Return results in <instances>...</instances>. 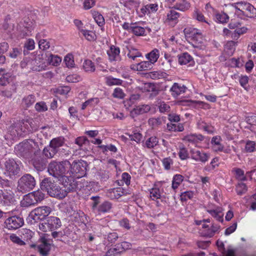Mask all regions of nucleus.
<instances>
[{"mask_svg":"<svg viewBox=\"0 0 256 256\" xmlns=\"http://www.w3.org/2000/svg\"><path fill=\"white\" fill-rule=\"evenodd\" d=\"M132 32L137 36H144L145 34V28L144 27L138 26L136 23H132Z\"/></svg>","mask_w":256,"mask_h":256,"instance_id":"ea45409f","label":"nucleus"},{"mask_svg":"<svg viewBox=\"0 0 256 256\" xmlns=\"http://www.w3.org/2000/svg\"><path fill=\"white\" fill-rule=\"evenodd\" d=\"M232 172H234L236 178L239 180L244 181L246 180L244 171L240 168H234Z\"/></svg>","mask_w":256,"mask_h":256,"instance_id":"37998d69","label":"nucleus"},{"mask_svg":"<svg viewBox=\"0 0 256 256\" xmlns=\"http://www.w3.org/2000/svg\"><path fill=\"white\" fill-rule=\"evenodd\" d=\"M120 49L115 46H111L109 50H107L108 60L110 62H116L120 60Z\"/></svg>","mask_w":256,"mask_h":256,"instance_id":"4be33fe9","label":"nucleus"},{"mask_svg":"<svg viewBox=\"0 0 256 256\" xmlns=\"http://www.w3.org/2000/svg\"><path fill=\"white\" fill-rule=\"evenodd\" d=\"M190 158L196 162L206 163L210 158V153L204 152L194 148L190 149Z\"/></svg>","mask_w":256,"mask_h":256,"instance_id":"4468645a","label":"nucleus"},{"mask_svg":"<svg viewBox=\"0 0 256 256\" xmlns=\"http://www.w3.org/2000/svg\"><path fill=\"white\" fill-rule=\"evenodd\" d=\"M204 139V137L200 134H192L186 136L184 140L192 144L196 145Z\"/></svg>","mask_w":256,"mask_h":256,"instance_id":"a878e982","label":"nucleus"},{"mask_svg":"<svg viewBox=\"0 0 256 256\" xmlns=\"http://www.w3.org/2000/svg\"><path fill=\"white\" fill-rule=\"evenodd\" d=\"M57 153V152L50 145L43 150L44 154L48 158H52Z\"/></svg>","mask_w":256,"mask_h":256,"instance_id":"49530a36","label":"nucleus"},{"mask_svg":"<svg viewBox=\"0 0 256 256\" xmlns=\"http://www.w3.org/2000/svg\"><path fill=\"white\" fill-rule=\"evenodd\" d=\"M236 191L238 194L242 195L246 192L247 187L245 184L242 182H239L236 186Z\"/></svg>","mask_w":256,"mask_h":256,"instance_id":"e2e57ef3","label":"nucleus"},{"mask_svg":"<svg viewBox=\"0 0 256 256\" xmlns=\"http://www.w3.org/2000/svg\"><path fill=\"white\" fill-rule=\"evenodd\" d=\"M206 211L212 216L218 222H222L224 220V209L222 207L216 206L212 204H208L204 206Z\"/></svg>","mask_w":256,"mask_h":256,"instance_id":"f8f14e48","label":"nucleus"},{"mask_svg":"<svg viewBox=\"0 0 256 256\" xmlns=\"http://www.w3.org/2000/svg\"><path fill=\"white\" fill-rule=\"evenodd\" d=\"M125 194H126V191L121 187L110 188L106 192V196L112 200L118 199Z\"/></svg>","mask_w":256,"mask_h":256,"instance_id":"aec40b11","label":"nucleus"},{"mask_svg":"<svg viewBox=\"0 0 256 256\" xmlns=\"http://www.w3.org/2000/svg\"><path fill=\"white\" fill-rule=\"evenodd\" d=\"M64 61L68 68H72L74 66V62L72 54H67L64 57Z\"/></svg>","mask_w":256,"mask_h":256,"instance_id":"338daca9","label":"nucleus"},{"mask_svg":"<svg viewBox=\"0 0 256 256\" xmlns=\"http://www.w3.org/2000/svg\"><path fill=\"white\" fill-rule=\"evenodd\" d=\"M44 198V194L40 190L34 191L25 195L21 201V205L24 207L34 206L42 201Z\"/></svg>","mask_w":256,"mask_h":256,"instance_id":"39448f33","label":"nucleus"},{"mask_svg":"<svg viewBox=\"0 0 256 256\" xmlns=\"http://www.w3.org/2000/svg\"><path fill=\"white\" fill-rule=\"evenodd\" d=\"M249 78L247 76H240L239 78V82L240 86L246 91L250 89L248 85Z\"/></svg>","mask_w":256,"mask_h":256,"instance_id":"864d4df0","label":"nucleus"},{"mask_svg":"<svg viewBox=\"0 0 256 256\" xmlns=\"http://www.w3.org/2000/svg\"><path fill=\"white\" fill-rule=\"evenodd\" d=\"M3 196H4V198H2V200H3L2 201V202H4V203L0 204V205L8 206L14 202V199L12 194H8L7 192L4 193L3 192Z\"/></svg>","mask_w":256,"mask_h":256,"instance_id":"8fccbe9b","label":"nucleus"},{"mask_svg":"<svg viewBox=\"0 0 256 256\" xmlns=\"http://www.w3.org/2000/svg\"><path fill=\"white\" fill-rule=\"evenodd\" d=\"M232 6L236 9V12L238 15L250 18L256 16V8L248 2L241 1L232 4Z\"/></svg>","mask_w":256,"mask_h":256,"instance_id":"20e7f679","label":"nucleus"},{"mask_svg":"<svg viewBox=\"0 0 256 256\" xmlns=\"http://www.w3.org/2000/svg\"><path fill=\"white\" fill-rule=\"evenodd\" d=\"M158 107L160 112L162 113L168 112L170 109V105L163 101H160L158 103Z\"/></svg>","mask_w":256,"mask_h":256,"instance_id":"052dcab7","label":"nucleus"},{"mask_svg":"<svg viewBox=\"0 0 256 256\" xmlns=\"http://www.w3.org/2000/svg\"><path fill=\"white\" fill-rule=\"evenodd\" d=\"M28 68L40 72L46 70V64L44 60V56L42 54L32 56L30 58H26L22 63L23 66L24 64Z\"/></svg>","mask_w":256,"mask_h":256,"instance_id":"7ed1b4c3","label":"nucleus"},{"mask_svg":"<svg viewBox=\"0 0 256 256\" xmlns=\"http://www.w3.org/2000/svg\"><path fill=\"white\" fill-rule=\"evenodd\" d=\"M146 58L148 62L152 64H154L158 60L160 56V52L158 49H154L146 55Z\"/></svg>","mask_w":256,"mask_h":256,"instance_id":"72a5a7b5","label":"nucleus"},{"mask_svg":"<svg viewBox=\"0 0 256 256\" xmlns=\"http://www.w3.org/2000/svg\"><path fill=\"white\" fill-rule=\"evenodd\" d=\"M20 234L22 238L26 240H30L33 236V232L29 229H22L20 230Z\"/></svg>","mask_w":256,"mask_h":256,"instance_id":"4d7b16f0","label":"nucleus"},{"mask_svg":"<svg viewBox=\"0 0 256 256\" xmlns=\"http://www.w3.org/2000/svg\"><path fill=\"white\" fill-rule=\"evenodd\" d=\"M220 228V226L214 224H212L211 226L204 224L200 234L202 236L210 238L218 232Z\"/></svg>","mask_w":256,"mask_h":256,"instance_id":"dca6fc26","label":"nucleus"},{"mask_svg":"<svg viewBox=\"0 0 256 256\" xmlns=\"http://www.w3.org/2000/svg\"><path fill=\"white\" fill-rule=\"evenodd\" d=\"M187 88L184 85L175 82L170 88V92L173 97L177 98L184 94Z\"/></svg>","mask_w":256,"mask_h":256,"instance_id":"b1692460","label":"nucleus"},{"mask_svg":"<svg viewBox=\"0 0 256 256\" xmlns=\"http://www.w3.org/2000/svg\"><path fill=\"white\" fill-rule=\"evenodd\" d=\"M216 18L219 22L225 23L228 22L229 17L226 13L221 12L216 15Z\"/></svg>","mask_w":256,"mask_h":256,"instance_id":"0e129e2a","label":"nucleus"},{"mask_svg":"<svg viewBox=\"0 0 256 256\" xmlns=\"http://www.w3.org/2000/svg\"><path fill=\"white\" fill-rule=\"evenodd\" d=\"M180 14L174 10H170L166 14V22L174 26L178 22Z\"/></svg>","mask_w":256,"mask_h":256,"instance_id":"393cba45","label":"nucleus"},{"mask_svg":"<svg viewBox=\"0 0 256 256\" xmlns=\"http://www.w3.org/2000/svg\"><path fill=\"white\" fill-rule=\"evenodd\" d=\"M152 64L148 61H142L137 64H132L130 68L134 70L142 71L150 68Z\"/></svg>","mask_w":256,"mask_h":256,"instance_id":"c85d7f7f","label":"nucleus"},{"mask_svg":"<svg viewBox=\"0 0 256 256\" xmlns=\"http://www.w3.org/2000/svg\"><path fill=\"white\" fill-rule=\"evenodd\" d=\"M16 92V88L14 86H12L10 88H6L1 91L0 92V96L4 98H12V94Z\"/></svg>","mask_w":256,"mask_h":256,"instance_id":"79ce46f5","label":"nucleus"},{"mask_svg":"<svg viewBox=\"0 0 256 256\" xmlns=\"http://www.w3.org/2000/svg\"><path fill=\"white\" fill-rule=\"evenodd\" d=\"M36 184L34 177L30 174H25L18 181V190L22 192H26L32 190Z\"/></svg>","mask_w":256,"mask_h":256,"instance_id":"0eeeda50","label":"nucleus"},{"mask_svg":"<svg viewBox=\"0 0 256 256\" xmlns=\"http://www.w3.org/2000/svg\"><path fill=\"white\" fill-rule=\"evenodd\" d=\"M162 162L164 169L166 170H170L171 166L173 164V160L170 157L163 158Z\"/></svg>","mask_w":256,"mask_h":256,"instance_id":"69168bd1","label":"nucleus"},{"mask_svg":"<svg viewBox=\"0 0 256 256\" xmlns=\"http://www.w3.org/2000/svg\"><path fill=\"white\" fill-rule=\"evenodd\" d=\"M197 128L204 130L208 134H212L214 132V128L209 124L206 123L205 120L202 118L198 120L196 122Z\"/></svg>","mask_w":256,"mask_h":256,"instance_id":"bb28decb","label":"nucleus"},{"mask_svg":"<svg viewBox=\"0 0 256 256\" xmlns=\"http://www.w3.org/2000/svg\"><path fill=\"white\" fill-rule=\"evenodd\" d=\"M98 148H100L104 153L110 150L112 152H116L118 150L116 146L113 144L100 145Z\"/></svg>","mask_w":256,"mask_h":256,"instance_id":"13d9d810","label":"nucleus"},{"mask_svg":"<svg viewBox=\"0 0 256 256\" xmlns=\"http://www.w3.org/2000/svg\"><path fill=\"white\" fill-rule=\"evenodd\" d=\"M149 191L150 192V197L152 200H154L161 198L162 193L158 188H152L150 189Z\"/></svg>","mask_w":256,"mask_h":256,"instance_id":"c03bdc74","label":"nucleus"},{"mask_svg":"<svg viewBox=\"0 0 256 256\" xmlns=\"http://www.w3.org/2000/svg\"><path fill=\"white\" fill-rule=\"evenodd\" d=\"M33 125L32 120H22L16 124L12 130L18 136H23L36 130Z\"/></svg>","mask_w":256,"mask_h":256,"instance_id":"6e6552de","label":"nucleus"},{"mask_svg":"<svg viewBox=\"0 0 256 256\" xmlns=\"http://www.w3.org/2000/svg\"><path fill=\"white\" fill-rule=\"evenodd\" d=\"M178 154L181 160H186L189 158V154L185 148H180Z\"/></svg>","mask_w":256,"mask_h":256,"instance_id":"774afa93","label":"nucleus"},{"mask_svg":"<svg viewBox=\"0 0 256 256\" xmlns=\"http://www.w3.org/2000/svg\"><path fill=\"white\" fill-rule=\"evenodd\" d=\"M14 149L18 155L25 158H31L34 153L32 144L27 140L24 141L16 145Z\"/></svg>","mask_w":256,"mask_h":256,"instance_id":"1a4fd4ad","label":"nucleus"},{"mask_svg":"<svg viewBox=\"0 0 256 256\" xmlns=\"http://www.w3.org/2000/svg\"><path fill=\"white\" fill-rule=\"evenodd\" d=\"M48 60L50 64L57 66L60 63L62 58L58 56L50 54Z\"/></svg>","mask_w":256,"mask_h":256,"instance_id":"a18cd8bd","label":"nucleus"},{"mask_svg":"<svg viewBox=\"0 0 256 256\" xmlns=\"http://www.w3.org/2000/svg\"><path fill=\"white\" fill-rule=\"evenodd\" d=\"M186 36L190 38L198 44L202 42L203 37L200 30L193 28H186L184 30Z\"/></svg>","mask_w":256,"mask_h":256,"instance_id":"2eb2a0df","label":"nucleus"},{"mask_svg":"<svg viewBox=\"0 0 256 256\" xmlns=\"http://www.w3.org/2000/svg\"><path fill=\"white\" fill-rule=\"evenodd\" d=\"M131 246L132 245L130 242H123L120 244H116V248H114V250L116 253H119L125 250L130 249Z\"/></svg>","mask_w":256,"mask_h":256,"instance_id":"58836bf2","label":"nucleus"},{"mask_svg":"<svg viewBox=\"0 0 256 256\" xmlns=\"http://www.w3.org/2000/svg\"><path fill=\"white\" fill-rule=\"evenodd\" d=\"M184 180V177L180 174H176L172 178V188L174 193L176 192V189L180 186Z\"/></svg>","mask_w":256,"mask_h":256,"instance_id":"f704fd0d","label":"nucleus"},{"mask_svg":"<svg viewBox=\"0 0 256 256\" xmlns=\"http://www.w3.org/2000/svg\"><path fill=\"white\" fill-rule=\"evenodd\" d=\"M222 138L220 136H216L212 138L211 144L213 150L216 152H222L223 145L220 143Z\"/></svg>","mask_w":256,"mask_h":256,"instance_id":"2f4dec72","label":"nucleus"},{"mask_svg":"<svg viewBox=\"0 0 256 256\" xmlns=\"http://www.w3.org/2000/svg\"><path fill=\"white\" fill-rule=\"evenodd\" d=\"M82 68L87 72H93L96 70L94 63L90 60H84L82 64Z\"/></svg>","mask_w":256,"mask_h":256,"instance_id":"e433bc0d","label":"nucleus"},{"mask_svg":"<svg viewBox=\"0 0 256 256\" xmlns=\"http://www.w3.org/2000/svg\"><path fill=\"white\" fill-rule=\"evenodd\" d=\"M48 226H49L50 231L54 230L60 228L62 226L60 220L56 216H50L48 218Z\"/></svg>","mask_w":256,"mask_h":256,"instance_id":"cd10ccee","label":"nucleus"},{"mask_svg":"<svg viewBox=\"0 0 256 256\" xmlns=\"http://www.w3.org/2000/svg\"><path fill=\"white\" fill-rule=\"evenodd\" d=\"M158 142V140L156 136H151L146 141L145 145L148 148H151L156 146Z\"/></svg>","mask_w":256,"mask_h":256,"instance_id":"de8ad7c7","label":"nucleus"},{"mask_svg":"<svg viewBox=\"0 0 256 256\" xmlns=\"http://www.w3.org/2000/svg\"><path fill=\"white\" fill-rule=\"evenodd\" d=\"M151 107L148 104L139 105L134 108L130 112V116L134 118L136 116L147 113L150 111Z\"/></svg>","mask_w":256,"mask_h":256,"instance_id":"412c9836","label":"nucleus"},{"mask_svg":"<svg viewBox=\"0 0 256 256\" xmlns=\"http://www.w3.org/2000/svg\"><path fill=\"white\" fill-rule=\"evenodd\" d=\"M158 6L157 3L148 4L142 6L138 12L139 16L142 18L146 15L150 17L158 10Z\"/></svg>","mask_w":256,"mask_h":256,"instance_id":"f3484780","label":"nucleus"},{"mask_svg":"<svg viewBox=\"0 0 256 256\" xmlns=\"http://www.w3.org/2000/svg\"><path fill=\"white\" fill-rule=\"evenodd\" d=\"M3 196H4V198H2V200H3L2 201V202H4V203L0 204V205L8 206L14 202V199L12 194H8L7 192L4 193L3 192Z\"/></svg>","mask_w":256,"mask_h":256,"instance_id":"3c124183","label":"nucleus"},{"mask_svg":"<svg viewBox=\"0 0 256 256\" xmlns=\"http://www.w3.org/2000/svg\"><path fill=\"white\" fill-rule=\"evenodd\" d=\"M91 198L94 200L92 208L94 210L96 211L98 214L108 212L112 208V204L108 201L105 200L100 204L98 196H92Z\"/></svg>","mask_w":256,"mask_h":256,"instance_id":"9b49d317","label":"nucleus"},{"mask_svg":"<svg viewBox=\"0 0 256 256\" xmlns=\"http://www.w3.org/2000/svg\"><path fill=\"white\" fill-rule=\"evenodd\" d=\"M50 146H52V147L57 152L60 150H62L61 152H62V150H65V148H61L62 147L65 146L66 148H68V147L65 146V140L64 138L62 136L52 139L50 142Z\"/></svg>","mask_w":256,"mask_h":256,"instance_id":"5701e85b","label":"nucleus"},{"mask_svg":"<svg viewBox=\"0 0 256 256\" xmlns=\"http://www.w3.org/2000/svg\"><path fill=\"white\" fill-rule=\"evenodd\" d=\"M144 92H154L156 94H158V90L156 86L150 82L145 83L144 86Z\"/></svg>","mask_w":256,"mask_h":256,"instance_id":"6e6d98bb","label":"nucleus"},{"mask_svg":"<svg viewBox=\"0 0 256 256\" xmlns=\"http://www.w3.org/2000/svg\"><path fill=\"white\" fill-rule=\"evenodd\" d=\"M50 244L46 242L44 238L42 239V242L38 246V250L42 256H46L50 250Z\"/></svg>","mask_w":256,"mask_h":256,"instance_id":"473e14b6","label":"nucleus"},{"mask_svg":"<svg viewBox=\"0 0 256 256\" xmlns=\"http://www.w3.org/2000/svg\"><path fill=\"white\" fill-rule=\"evenodd\" d=\"M98 176L102 182H104L109 179L110 174L108 171L102 170L98 172Z\"/></svg>","mask_w":256,"mask_h":256,"instance_id":"680f3d73","label":"nucleus"},{"mask_svg":"<svg viewBox=\"0 0 256 256\" xmlns=\"http://www.w3.org/2000/svg\"><path fill=\"white\" fill-rule=\"evenodd\" d=\"M80 32L86 39L88 41H94L96 39L95 33L92 30L82 29L80 30Z\"/></svg>","mask_w":256,"mask_h":256,"instance_id":"a19ab883","label":"nucleus"},{"mask_svg":"<svg viewBox=\"0 0 256 256\" xmlns=\"http://www.w3.org/2000/svg\"><path fill=\"white\" fill-rule=\"evenodd\" d=\"M218 158H214L212 160L210 164L204 167V170L206 172H210L212 170H214L216 167L218 166Z\"/></svg>","mask_w":256,"mask_h":256,"instance_id":"bf43d9fd","label":"nucleus"},{"mask_svg":"<svg viewBox=\"0 0 256 256\" xmlns=\"http://www.w3.org/2000/svg\"><path fill=\"white\" fill-rule=\"evenodd\" d=\"M40 188L46 192L50 196L58 198H64L67 195L66 192L62 190L50 178H45L42 180L40 184Z\"/></svg>","mask_w":256,"mask_h":256,"instance_id":"f03ea898","label":"nucleus"},{"mask_svg":"<svg viewBox=\"0 0 256 256\" xmlns=\"http://www.w3.org/2000/svg\"><path fill=\"white\" fill-rule=\"evenodd\" d=\"M245 151L246 152H252L256 150V142L254 141H246L245 147Z\"/></svg>","mask_w":256,"mask_h":256,"instance_id":"603ef678","label":"nucleus"},{"mask_svg":"<svg viewBox=\"0 0 256 256\" xmlns=\"http://www.w3.org/2000/svg\"><path fill=\"white\" fill-rule=\"evenodd\" d=\"M87 163L84 160H74L70 164L68 177L79 178L86 174Z\"/></svg>","mask_w":256,"mask_h":256,"instance_id":"423d86ee","label":"nucleus"},{"mask_svg":"<svg viewBox=\"0 0 256 256\" xmlns=\"http://www.w3.org/2000/svg\"><path fill=\"white\" fill-rule=\"evenodd\" d=\"M70 166V163L68 160H66L62 162H51L48 166V171L49 174L54 177L58 178V180L62 181L63 184L66 186L68 184L64 183L68 181H70L68 178V176H66L69 172Z\"/></svg>","mask_w":256,"mask_h":256,"instance_id":"f257e3e1","label":"nucleus"},{"mask_svg":"<svg viewBox=\"0 0 256 256\" xmlns=\"http://www.w3.org/2000/svg\"><path fill=\"white\" fill-rule=\"evenodd\" d=\"M22 24L24 28L26 29L24 31L26 34L28 35V32H30L32 28L34 25L33 22L30 21L28 18H26L24 20V23Z\"/></svg>","mask_w":256,"mask_h":256,"instance_id":"5fc2aeb1","label":"nucleus"},{"mask_svg":"<svg viewBox=\"0 0 256 256\" xmlns=\"http://www.w3.org/2000/svg\"><path fill=\"white\" fill-rule=\"evenodd\" d=\"M171 7L180 11L184 12L190 7V3L187 0H168Z\"/></svg>","mask_w":256,"mask_h":256,"instance_id":"6ab92c4d","label":"nucleus"},{"mask_svg":"<svg viewBox=\"0 0 256 256\" xmlns=\"http://www.w3.org/2000/svg\"><path fill=\"white\" fill-rule=\"evenodd\" d=\"M51 208L47 206L38 207L33 210L30 214L28 218L34 222L44 220L51 212Z\"/></svg>","mask_w":256,"mask_h":256,"instance_id":"9d476101","label":"nucleus"},{"mask_svg":"<svg viewBox=\"0 0 256 256\" xmlns=\"http://www.w3.org/2000/svg\"><path fill=\"white\" fill-rule=\"evenodd\" d=\"M178 62L180 65H185L190 64V65L194 64L192 57L188 52H184L178 55Z\"/></svg>","mask_w":256,"mask_h":256,"instance_id":"7c9ffc66","label":"nucleus"},{"mask_svg":"<svg viewBox=\"0 0 256 256\" xmlns=\"http://www.w3.org/2000/svg\"><path fill=\"white\" fill-rule=\"evenodd\" d=\"M36 102V97L33 94H30L24 96L22 100V106L24 108H28L30 106Z\"/></svg>","mask_w":256,"mask_h":256,"instance_id":"c9c22d12","label":"nucleus"},{"mask_svg":"<svg viewBox=\"0 0 256 256\" xmlns=\"http://www.w3.org/2000/svg\"><path fill=\"white\" fill-rule=\"evenodd\" d=\"M24 224L23 219L20 217L13 216L6 220L5 226L8 230H16Z\"/></svg>","mask_w":256,"mask_h":256,"instance_id":"a211bd4d","label":"nucleus"},{"mask_svg":"<svg viewBox=\"0 0 256 256\" xmlns=\"http://www.w3.org/2000/svg\"><path fill=\"white\" fill-rule=\"evenodd\" d=\"M127 48L128 50L127 56L130 62L137 61L138 58L142 57V53L138 49L132 47H128Z\"/></svg>","mask_w":256,"mask_h":256,"instance_id":"c756f323","label":"nucleus"},{"mask_svg":"<svg viewBox=\"0 0 256 256\" xmlns=\"http://www.w3.org/2000/svg\"><path fill=\"white\" fill-rule=\"evenodd\" d=\"M4 170L0 166V173H4V174L11 176L16 175L20 172L18 165L14 160H8L5 162Z\"/></svg>","mask_w":256,"mask_h":256,"instance_id":"ddd939ff","label":"nucleus"},{"mask_svg":"<svg viewBox=\"0 0 256 256\" xmlns=\"http://www.w3.org/2000/svg\"><path fill=\"white\" fill-rule=\"evenodd\" d=\"M105 82L108 86H119L121 85L122 82V80L120 79L114 78L112 76H108L104 78Z\"/></svg>","mask_w":256,"mask_h":256,"instance_id":"4c0bfd02","label":"nucleus"},{"mask_svg":"<svg viewBox=\"0 0 256 256\" xmlns=\"http://www.w3.org/2000/svg\"><path fill=\"white\" fill-rule=\"evenodd\" d=\"M92 14L93 18L97 24L100 26H104L105 24V21L102 15L96 12H94Z\"/></svg>","mask_w":256,"mask_h":256,"instance_id":"09e8293b","label":"nucleus"}]
</instances>
